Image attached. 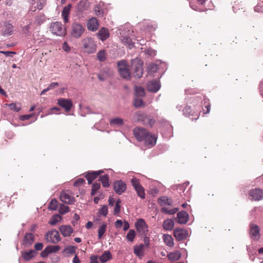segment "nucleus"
Returning a JSON list of instances; mask_svg holds the SVG:
<instances>
[{"label": "nucleus", "instance_id": "nucleus-1", "mask_svg": "<svg viewBox=\"0 0 263 263\" xmlns=\"http://www.w3.org/2000/svg\"><path fill=\"white\" fill-rule=\"evenodd\" d=\"M143 63L141 60L136 58L131 61V68L133 70V76L135 78H140L143 75Z\"/></svg>", "mask_w": 263, "mask_h": 263}, {"label": "nucleus", "instance_id": "nucleus-2", "mask_svg": "<svg viewBox=\"0 0 263 263\" xmlns=\"http://www.w3.org/2000/svg\"><path fill=\"white\" fill-rule=\"evenodd\" d=\"M117 65L120 76L124 79L129 80L131 73L127 61L125 60L119 61L117 63Z\"/></svg>", "mask_w": 263, "mask_h": 263}, {"label": "nucleus", "instance_id": "nucleus-3", "mask_svg": "<svg viewBox=\"0 0 263 263\" xmlns=\"http://www.w3.org/2000/svg\"><path fill=\"white\" fill-rule=\"evenodd\" d=\"M84 51L90 54L96 51L97 45L91 37H86L82 41Z\"/></svg>", "mask_w": 263, "mask_h": 263}, {"label": "nucleus", "instance_id": "nucleus-4", "mask_svg": "<svg viewBox=\"0 0 263 263\" xmlns=\"http://www.w3.org/2000/svg\"><path fill=\"white\" fill-rule=\"evenodd\" d=\"M50 30L53 34L60 36H64L66 33V29L63 27L62 23L59 22L51 23Z\"/></svg>", "mask_w": 263, "mask_h": 263}, {"label": "nucleus", "instance_id": "nucleus-5", "mask_svg": "<svg viewBox=\"0 0 263 263\" xmlns=\"http://www.w3.org/2000/svg\"><path fill=\"white\" fill-rule=\"evenodd\" d=\"M45 239L50 243H57L61 240L59 232L53 229L46 233L45 236Z\"/></svg>", "mask_w": 263, "mask_h": 263}, {"label": "nucleus", "instance_id": "nucleus-6", "mask_svg": "<svg viewBox=\"0 0 263 263\" xmlns=\"http://www.w3.org/2000/svg\"><path fill=\"white\" fill-rule=\"evenodd\" d=\"M85 30L84 26L79 23H74L71 27V35L75 38L80 37Z\"/></svg>", "mask_w": 263, "mask_h": 263}, {"label": "nucleus", "instance_id": "nucleus-7", "mask_svg": "<svg viewBox=\"0 0 263 263\" xmlns=\"http://www.w3.org/2000/svg\"><path fill=\"white\" fill-rule=\"evenodd\" d=\"M137 231L141 234L146 235L148 232V226L143 219H139L135 223Z\"/></svg>", "mask_w": 263, "mask_h": 263}, {"label": "nucleus", "instance_id": "nucleus-8", "mask_svg": "<svg viewBox=\"0 0 263 263\" xmlns=\"http://www.w3.org/2000/svg\"><path fill=\"white\" fill-rule=\"evenodd\" d=\"M1 32L4 36H9L13 32V26L8 22H4L1 24Z\"/></svg>", "mask_w": 263, "mask_h": 263}, {"label": "nucleus", "instance_id": "nucleus-9", "mask_svg": "<svg viewBox=\"0 0 263 263\" xmlns=\"http://www.w3.org/2000/svg\"><path fill=\"white\" fill-rule=\"evenodd\" d=\"M148 133L146 129L142 127H136L134 129V136L139 141H143Z\"/></svg>", "mask_w": 263, "mask_h": 263}, {"label": "nucleus", "instance_id": "nucleus-10", "mask_svg": "<svg viewBox=\"0 0 263 263\" xmlns=\"http://www.w3.org/2000/svg\"><path fill=\"white\" fill-rule=\"evenodd\" d=\"M249 194L254 201H259L263 199V190L261 189H252L250 190Z\"/></svg>", "mask_w": 263, "mask_h": 263}, {"label": "nucleus", "instance_id": "nucleus-11", "mask_svg": "<svg viewBox=\"0 0 263 263\" xmlns=\"http://www.w3.org/2000/svg\"><path fill=\"white\" fill-rule=\"evenodd\" d=\"M174 236L178 241H180L187 238L188 232L184 229H175L174 230Z\"/></svg>", "mask_w": 263, "mask_h": 263}, {"label": "nucleus", "instance_id": "nucleus-12", "mask_svg": "<svg viewBox=\"0 0 263 263\" xmlns=\"http://www.w3.org/2000/svg\"><path fill=\"white\" fill-rule=\"evenodd\" d=\"M35 240L34 235L31 233H27L25 235L22 245L26 248L29 247L33 243Z\"/></svg>", "mask_w": 263, "mask_h": 263}, {"label": "nucleus", "instance_id": "nucleus-13", "mask_svg": "<svg viewBox=\"0 0 263 263\" xmlns=\"http://www.w3.org/2000/svg\"><path fill=\"white\" fill-rule=\"evenodd\" d=\"M250 234L251 237L254 240H258L260 237L259 228L254 223L250 225Z\"/></svg>", "mask_w": 263, "mask_h": 263}, {"label": "nucleus", "instance_id": "nucleus-14", "mask_svg": "<svg viewBox=\"0 0 263 263\" xmlns=\"http://www.w3.org/2000/svg\"><path fill=\"white\" fill-rule=\"evenodd\" d=\"M157 139V137L155 135L148 133L143 141L147 147L151 148L156 144Z\"/></svg>", "mask_w": 263, "mask_h": 263}, {"label": "nucleus", "instance_id": "nucleus-15", "mask_svg": "<svg viewBox=\"0 0 263 263\" xmlns=\"http://www.w3.org/2000/svg\"><path fill=\"white\" fill-rule=\"evenodd\" d=\"M114 189L117 194L121 195L125 191L126 185L121 180L116 181L114 183Z\"/></svg>", "mask_w": 263, "mask_h": 263}, {"label": "nucleus", "instance_id": "nucleus-16", "mask_svg": "<svg viewBox=\"0 0 263 263\" xmlns=\"http://www.w3.org/2000/svg\"><path fill=\"white\" fill-rule=\"evenodd\" d=\"M58 104L64 108L66 111H69L72 105L70 100L63 98L58 100Z\"/></svg>", "mask_w": 263, "mask_h": 263}, {"label": "nucleus", "instance_id": "nucleus-17", "mask_svg": "<svg viewBox=\"0 0 263 263\" xmlns=\"http://www.w3.org/2000/svg\"><path fill=\"white\" fill-rule=\"evenodd\" d=\"M146 87L148 91L156 92L160 88V84L156 80L151 81L147 84Z\"/></svg>", "mask_w": 263, "mask_h": 263}, {"label": "nucleus", "instance_id": "nucleus-18", "mask_svg": "<svg viewBox=\"0 0 263 263\" xmlns=\"http://www.w3.org/2000/svg\"><path fill=\"white\" fill-rule=\"evenodd\" d=\"M177 222L180 224H185L189 220V215L186 212L181 211L177 214Z\"/></svg>", "mask_w": 263, "mask_h": 263}, {"label": "nucleus", "instance_id": "nucleus-19", "mask_svg": "<svg viewBox=\"0 0 263 263\" xmlns=\"http://www.w3.org/2000/svg\"><path fill=\"white\" fill-rule=\"evenodd\" d=\"M103 173V171L102 170L88 172L85 176V177L88 181V183L90 184L93 180H95L99 175H101Z\"/></svg>", "mask_w": 263, "mask_h": 263}, {"label": "nucleus", "instance_id": "nucleus-20", "mask_svg": "<svg viewBox=\"0 0 263 263\" xmlns=\"http://www.w3.org/2000/svg\"><path fill=\"white\" fill-rule=\"evenodd\" d=\"M98 22L95 17H92L88 21L87 23V27L88 30L95 31L98 29Z\"/></svg>", "mask_w": 263, "mask_h": 263}, {"label": "nucleus", "instance_id": "nucleus-21", "mask_svg": "<svg viewBox=\"0 0 263 263\" xmlns=\"http://www.w3.org/2000/svg\"><path fill=\"white\" fill-rule=\"evenodd\" d=\"M60 200L66 204H72L74 202V198L65 192H62L60 195Z\"/></svg>", "mask_w": 263, "mask_h": 263}, {"label": "nucleus", "instance_id": "nucleus-22", "mask_svg": "<svg viewBox=\"0 0 263 263\" xmlns=\"http://www.w3.org/2000/svg\"><path fill=\"white\" fill-rule=\"evenodd\" d=\"M61 234L64 236H69L73 232V229L70 226L62 225L59 228Z\"/></svg>", "mask_w": 263, "mask_h": 263}, {"label": "nucleus", "instance_id": "nucleus-23", "mask_svg": "<svg viewBox=\"0 0 263 263\" xmlns=\"http://www.w3.org/2000/svg\"><path fill=\"white\" fill-rule=\"evenodd\" d=\"M97 35L102 41H104L109 37V33L107 29L102 28L97 33Z\"/></svg>", "mask_w": 263, "mask_h": 263}, {"label": "nucleus", "instance_id": "nucleus-24", "mask_svg": "<svg viewBox=\"0 0 263 263\" xmlns=\"http://www.w3.org/2000/svg\"><path fill=\"white\" fill-rule=\"evenodd\" d=\"M71 8V5L68 4L63 8L62 11V16L65 23H67L69 22L68 17Z\"/></svg>", "mask_w": 263, "mask_h": 263}, {"label": "nucleus", "instance_id": "nucleus-25", "mask_svg": "<svg viewBox=\"0 0 263 263\" xmlns=\"http://www.w3.org/2000/svg\"><path fill=\"white\" fill-rule=\"evenodd\" d=\"M36 252L33 250H30L29 251H22L21 255L23 259L25 260H29L32 258L35 255Z\"/></svg>", "mask_w": 263, "mask_h": 263}, {"label": "nucleus", "instance_id": "nucleus-26", "mask_svg": "<svg viewBox=\"0 0 263 263\" xmlns=\"http://www.w3.org/2000/svg\"><path fill=\"white\" fill-rule=\"evenodd\" d=\"M122 43L129 49H132L134 47V43L132 41V39L126 35L122 37Z\"/></svg>", "mask_w": 263, "mask_h": 263}, {"label": "nucleus", "instance_id": "nucleus-27", "mask_svg": "<svg viewBox=\"0 0 263 263\" xmlns=\"http://www.w3.org/2000/svg\"><path fill=\"white\" fill-rule=\"evenodd\" d=\"M174 226V221L171 219H165L163 221V228L167 231L172 230Z\"/></svg>", "mask_w": 263, "mask_h": 263}, {"label": "nucleus", "instance_id": "nucleus-28", "mask_svg": "<svg viewBox=\"0 0 263 263\" xmlns=\"http://www.w3.org/2000/svg\"><path fill=\"white\" fill-rule=\"evenodd\" d=\"M181 254L178 251H176L174 252H171L167 254V257L169 260L172 261H176L180 259Z\"/></svg>", "mask_w": 263, "mask_h": 263}, {"label": "nucleus", "instance_id": "nucleus-29", "mask_svg": "<svg viewBox=\"0 0 263 263\" xmlns=\"http://www.w3.org/2000/svg\"><path fill=\"white\" fill-rule=\"evenodd\" d=\"M158 202L159 204L161 205H171L172 203V200L167 197L163 196L158 198Z\"/></svg>", "mask_w": 263, "mask_h": 263}, {"label": "nucleus", "instance_id": "nucleus-30", "mask_svg": "<svg viewBox=\"0 0 263 263\" xmlns=\"http://www.w3.org/2000/svg\"><path fill=\"white\" fill-rule=\"evenodd\" d=\"M163 239L165 245L168 247H172L174 246L173 238L171 235L168 234H164Z\"/></svg>", "mask_w": 263, "mask_h": 263}, {"label": "nucleus", "instance_id": "nucleus-31", "mask_svg": "<svg viewBox=\"0 0 263 263\" xmlns=\"http://www.w3.org/2000/svg\"><path fill=\"white\" fill-rule=\"evenodd\" d=\"M146 116V115L144 112L138 111L134 115V119L137 122L142 121L143 122Z\"/></svg>", "mask_w": 263, "mask_h": 263}, {"label": "nucleus", "instance_id": "nucleus-32", "mask_svg": "<svg viewBox=\"0 0 263 263\" xmlns=\"http://www.w3.org/2000/svg\"><path fill=\"white\" fill-rule=\"evenodd\" d=\"M97 60L100 62L106 61L107 59V52L105 50H100L97 54Z\"/></svg>", "mask_w": 263, "mask_h": 263}, {"label": "nucleus", "instance_id": "nucleus-33", "mask_svg": "<svg viewBox=\"0 0 263 263\" xmlns=\"http://www.w3.org/2000/svg\"><path fill=\"white\" fill-rule=\"evenodd\" d=\"M123 120L120 118H115L110 120V125L111 126H120L123 124Z\"/></svg>", "mask_w": 263, "mask_h": 263}, {"label": "nucleus", "instance_id": "nucleus-34", "mask_svg": "<svg viewBox=\"0 0 263 263\" xmlns=\"http://www.w3.org/2000/svg\"><path fill=\"white\" fill-rule=\"evenodd\" d=\"M144 248V246L143 244L135 246L134 249V253L139 257L142 256Z\"/></svg>", "mask_w": 263, "mask_h": 263}, {"label": "nucleus", "instance_id": "nucleus-35", "mask_svg": "<svg viewBox=\"0 0 263 263\" xmlns=\"http://www.w3.org/2000/svg\"><path fill=\"white\" fill-rule=\"evenodd\" d=\"M111 258V254L109 251H105L100 257V260L102 263L107 262Z\"/></svg>", "mask_w": 263, "mask_h": 263}, {"label": "nucleus", "instance_id": "nucleus-36", "mask_svg": "<svg viewBox=\"0 0 263 263\" xmlns=\"http://www.w3.org/2000/svg\"><path fill=\"white\" fill-rule=\"evenodd\" d=\"M142 123L146 126L152 127L155 123V120L151 116L146 115Z\"/></svg>", "mask_w": 263, "mask_h": 263}, {"label": "nucleus", "instance_id": "nucleus-37", "mask_svg": "<svg viewBox=\"0 0 263 263\" xmlns=\"http://www.w3.org/2000/svg\"><path fill=\"white\" fill-rule=\"evenodd\" d=\"M135 95L137 97H143L145 95L144 89L141 86H135Z\"/></svg>", "mask_w": 263, "mask_h": 263}, {"label": "nucleus", "instance_id": "nucleus-38", "mask_svg": "<svg viewBox=\"0 0 263 263\" xmlns=\"http://www.w3.org/2000/svg\"><path fill=\"white\" fill-rule=\"evenodd\" d=\"M99 180H100V182H101L104 187L109 186V178L107 175L106 174L101 176Z\"/></svg>", "mask_w": 263, "mask_h": 263}, {"label": "nucleus", "instance_id": "nucleus-39", "mask_svg": "<svg viewBox=\"0 0 263 263\" xmlns=\"http://www.w3.org/2000/svg\"><path fill=\"white\" fill-rule=\"evenodd\" d=\"M107 228V224L103 223L100 226L98 229V238L101 239L104 234Z\"/></svg>", "mask_w": 263, "mask_h": 263}, {"label": "nucleus", "instance_id": "nucleus-40", "mask_svg": "<svg viewBox=\"0 0 263 263\" xmlns=\"http://www.w3.org/2000/svg\"><path fill=\"white\" fill-rule=\"evenodd\" d=\"M61 217L59 215H54L52 217L51 220L49 221V223L52 226L55 225L57 222L61 220Z\"/></svg>", "mask_w": 263, "mask_h": 263}, {"label": "nucleus", "instance_id": "nucleus-41", "mask_svg": "<svg viewBox=\"0 0 263 263\" xmlns=\"http://www.w3.org/2000/svg\"><path fill=\"white\" fill-rule=\"evenodd\" d=\"M135 190L136 191L138 196L141 197L142 199L145 198V196L144 190L141 185L139 186L138 187H137V188L135 189Z\"/></svg>", "mask_w": 263, "mask_h": 263}, {"label": "nucleus", "instance_id": "nucleus-42", "mask_svg": "<svg viewBox=\"0 0 263 263\" xmlns=\"http://www.w3.org/2000/svg\"><path fill=\"white\" fill-rule=\"evenodd\" d=\"M58 205V202L55 199H52L50 202L49 209L51 211L56 210Z\"/></svg>", "mask_w": 263, "mask_h": 263}, {"label": "nucleus", "instance_id": "nucleus-43", "mask_svg": "<svg viewBox=\"0 0 263 263\" xmlns=\"http://www.w3.org/2000/svg\"><path fill=\"white\" fill-rule=\"evenodd\" d=\"M136 236V232L135 230L130 229L126 235V238L128 241H133Z\"/></svg>", "mask_w": 263, "mask_h": 263}, {"label": "nucleus", "instance_id": "nucleus-44", "mask_svg": "<svg viewBox=\"0 0 263 263\" xmlns=\"http://www.w3.org/2000/svg\"><path fill=\"white\" fill-rule=\"evenodd\" d=\"M46 247L49 251L48 252L50 253H56L60 249L59 246H48Z\"/></svg>", "mask_w": 263, "mask_h": 263}, {"label": "nucleus", "instance_id": "nucleus-45", "mask_svg": "<svg viewBox=\"0 0 263 263\" xmlns=\"http://www.w3.org/2000/svg\"><path fill=\"white\" fill-rule=\"evenodd\" d=\"M69 207L64 204H60L59 212L61 214H64L69 212Z\"/></svg>", "mask_w": 263, "mask_h": 263}, {"label": "nucleus", "instance_id": "nucleus-46", "mask_svg": "<svg viewBox=\"0 0 263 263\" xmlns=\"http://www.w3.org/2000/svg\"><path fill=\"white\" fill-rule=\"evenodd\" d=\"M35 6L37 9L41 10L46 4L45 0H35Z\"/></svg>", "mask_w": 263, "mask_h": 263}, {"label": "nucleus", "instance_id": "nucleus-47", "mask_svg": "<svg viewBox=\"0 0 263 263\" xmlns=\"http://www.w3.org/2000/svg\"><path fill=\"white\" fill-rule=\"evenodd\" d=\"M45 20V15L43 14H40L39 15L36 16L35 17V23H37L38 25H41Z\"/></svg>", "mask_w": 263, "mask_h": 263}, {"label": "nucleus", "instance_id": "nucleus-48", "mask_svg": "<svg viewBox=\"0 0 263 263\" xmlns=\"http://www.w3.org/2000/svg\"><path fill=\"white\" fill-rule=\"evenodd\" d=\"M121 200L120 199L117 200L116 201V204L114 208V214L116 215L120 213V203Z\"/></svg>", "mask_w": 263, "mask_h": 263}, {"label": "nucleus", "instance_id": "nucleus-49", "mask_svg": "<svg viewBox=\"0 0 263 263\" xmlns=\"http://www.w3.org/2000/svg\"><path fill=\"white\" fill-rule=\"evenodd\" d=\"M108 213V208L105 205H103L102 207L99 210V214L106 216Z\"/></svg>", "mask_w": 263, "mask_h": 263}, {"label": "nucleus", "instance_id": "nucleus-50", "mask_svg": "<svg viewBox=\"0 0 263 263\" xmlns=\"http://www.w3.org/2000/svg\"><path fill=\"white\" fill-rule=\"evenodd\" d=\"M143 102L141 99L135 98L134 100V105L136 107H140L143 105Z\"/></svg>", "mask_w": 263, "mask_h": 263}, {"label": "nucleus", "instance_id": "nucleus-51", "mask_svg": "<svg viewBox=\"0 0 263 263\" xmlns=\"http://www.w3.org/2000/svg\"><path fill=\"white\" fill-rule=\"evenodd\" d=\"M148 68L151 73H155L157 71L158 66L155 64H151L149 65Z\"/></svg>", "mask_w": 263, "mask_h": 263}, {"label": "nucleus", "instance_id": "nucleus-52", "mask_svg": "<svg viewBox=\"0 0 263 263\" xmlns=\"http://www.w3.org/2000/svg\"><path fill=\"white\" fill-rule=\"evenodd\" d=\"M8 106L11 110H14V111L18 112L21 110V106H17L15 104L11 103L8 105Z\"/></svg>", "mask_w": 263, "mask_h": 263}, {"label": "nucleus", "instance_id": "nucleus-53", "mask_svg": "<svg viewBox=\"0 0 263 263\" xmlns=\"http://www.w3.org/2000/svg\"><path fill=\"white\" fill-rule=\"evenodd\" d=\"M146 54L151 56H154L156 54V51L151 48H148L145 50Z\"/></svg>", "mask_w": 263, "mask_h": 263}, {"label": "nucleus", "instance_id": "nucleus-54", "mask_svg": "<svg viewBox=\"0 0 263 263\" xmlns=\"http://www.w3.org/2000/svg\"><path fill=\"white\" fill-rule=\"evenodd\" d=\"M131 182L133 186L134 187L135 189H136L137 187H138L139 186L141 185L139 183L138 180L136 178H133L131 180Z\"/></svg>", "mask_w": 263, "mask_h": 263}, {"label": "nucleus", "instance_id": "nucleus-55", "mask_svg": "<svg viewBox=\"0 0 263 263\" xmlns=\"http://www.w3.org/2000/svg\"><path fill=\"white\" fill-rule=\"evenodd\" d=\"M85 180L83 178H79L76 180L74 182V186H79L85 183Z\"/></svg>", "mask_w": 263, "mask_h": 263}, {"label": "nucleus", "instance_id": "nucleus-56", "mask_svg": "<svg viewBox=\"0 0 263 263\" xmlns=\"http://www.w3.org/2000/svg\"><path fill=\"white\" fill-rule=\"evenodd\" d=\"M183 114L186 115H192V110L191 107L189 106H186L184 109L183 110Z\"/></svg>", "mask_w": 263, "mask_h": 263}, {"label": "nucleus", "instance_id": "nucleus-57", "mask_svg": "<svg viewBox=\"0 0 263 263\" xmlns=\"http://www.w3.org/2000/svg\"><path fill=\"white\" fill-rule=\"evenodd\" d=\"M100 187V180H98L95 183H94L92 185V189L94 191H98Z\"/></svg>", "mask_w": 263, "mask_h": 263}, {"label": "nucleus", "instance_id": "nucleus-58", "mask_svg": "<svg viewBox=\"0 0 263 263\" xmlns=\"http://www.w3.org/2000/svg\"><path fill=\"white\" fill-rule=\"evenodd\" d=\"M161 212L162 213H166V214H170V215L174 214H173V211L172 209L170 210L168 208H165V207L162 208L161 209Z\"/></svg>", "mask_w": 263, "mask_h": 263}, {"label": "nucleus", "instance_id": "nucleus-59", "mask_svg": "<svg viewBox=\"0 0 263 263\" xmlns=\"http://www.w3.org/2000/svg\"><path fill=\"white\" fill-rule=\"evenodd\" d=\"M30 3L31 4V6L30 8V10L31 11H35L37 9V8L35 7L36 6L35 5L36 2L35 0H30Z\"/></svg>", "mask_w": 263, "mask_h": 263}, {"label": "nucleus", "instance_id": "nucleus-60", "mask_svg": "<svg viewBox=\"0 0 263 263\" xmlns=\"http://www.w3.org/2000/svg\"><path fill=\"white\" fill-rule=\"evenodd\" d=\"M32 116L33 114L22 115L20 117V119L21 121H25L29 120Z\"/></svg>", "mask_w": 263, "mask_h": 263}, {"label": "nucleus", "instance_id": "nucleus-61", "mask_svg": "<svg viewBox=\"0 0 263 263\" xmlns=\"http://www.w3.org/2000/svg\"><path fill=\"white\" fill-rule=\"evenodd\" d=\"M48 251H49L48 249L47 248V247H46L45 249L41 253V256L44 258L47 257L48 254H50V253L48 252Z\"/></svg>", "mask_w": 263, "mask_h": 263}, {"label": "nucleus", "instance_id": "nucleus-62", "mask_svg": "<svg viewBox=\"0 0 263 263\" xmlns=\"http://www.w3.org/2000/svg\"><path fill=\"white\" fill-rule=\"evenodd\" d=\"M43 248V245L42 243L38 242L36 243L34 245V248L37 251L41 250Z\"/></svg>", "mask_w": 263, "mask_h": 263}, {"label": "nucleus", "instance_id": "nucleus-63", "mask_svg": "<svg viewBox=\"0 0 263 263\" xmlns=\"http://www.w3.org/2000/svg\"><path fill=\"white\" fill-rule=\"evenodd\" d=\"M62 49L66 52H69L70 50V47L66 42H64L62 45Z\"/></svg>", "mask_w": 263, "mask_h": 263}, {"label": "nucleus", "instance_id": "nucleus-64", "mask_svg": "<svg viewBox=\"0 0 263 263\" xmlns=\"http://www.w3.org/2000/svg\"><path fill=\"white\" fill-rule=\"evenodd\" d=\"M59 86V83L57 82H53L50 83L49 86H48V88H49V90L51 89H54L56 87Z\"/></svg>", "mask_w": 263, "mask_h": 263}]
</instances>
